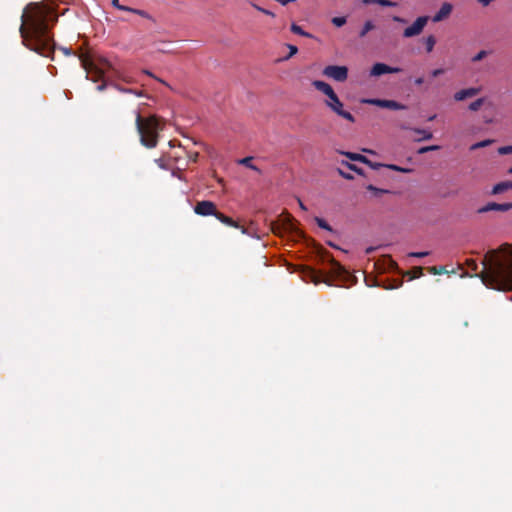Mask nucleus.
Masks as SVG:
<instances>
[{
  "instance_id": "8",
  "label": "nucleus",
  "mask_w": 512,
  "mask_h": 512,
  "mask_svg": "<svg viewBox=\"0 0 512 512\" xmlns=\"http://www.w3.org/2000/svg\"><path fill=\"white\" fill-rule=\"evenodd\" d=\"M216 204L209 200H203L196 203L194 212L200 216H214L217 213Z\"/></svg>"
},
{
  "instance_id": "11",
  "label": "nucleus",
  "mask_w": 512,
  "mask_h": 512,
  "mask_svg": "<svg viewBox=\"0 0 512 512\" xmlns=\"http://www.w3.org/2000/svg\"><path fill=\"white\" fill-rule=\"evenodd\" d=\"M510 209H512V202L511 203H502V204L490 202V203H487L485 206L479 208L478 212L479 213H486L489 211L506 212Z\"/></svg>"
},
{
  "instance_id": "3",
  "label": "nucleus",
  "mask_w": 512,
  "mask_h": 512,
  "mask_svg": "<svg viewBox=\"0 0 512 512\" xmlns=\"http://www.w3.org/2000/svg\"><path fill=\"white\" fill-rule=\"evenodd\" d=\"M135 124L141 144L146 148H155L158 144L159 131L163 129L159 118L156 115L145 118L139 111H136Z\"/></svg>"
},
{
  "instance_id": "43",
  "label": "nucleus",
  "mask_w": 512,
  "mask_h": 512,
  "mask_svg": "<svg viewBox=\"0 0 512 512\" xmlns=\"http://www.w3.org/2000/svg\"><path fill=\"white\" fill-rule=\"evenodd\" d=\"M444 72H445V70L443 68L434 69L431 72V76L432 77H438V76L442 75Z\"/></svg>"
},
{
  "instance_id": "14",
  "label": "nucleus",
  "mask_w": 512,
  "mask_h": 512,
  "mask_svg": "<svg viewBox=\"0 0 512 512\" xmlns=\"http://www.w3.org/2000/svg\"><path fill=\"white\" fill-rule=\"evenodd\" d=\"M478 93H479L478 88L471 87V88H467V89H462L454 94V99L456 101H463L467 98L474 97Z\"/></svg>"
},
{
  "instance_id": "49",
  "label": "nucleus",
  "mask_w": 512,
  "mask_h": 512,
  "mask_svg": "<svg viewBox=\"0 0 512 512\" xmlns=\"http://www.w3.org/2000/svg\"><path fill=\"white\" fill-rule=\"evenodd\" d=\"M131 94H134V95H136L138 97L143 96V92L142 91H138V90H134V89H133V92Z\"/></svg>"
},
{
  "instance_id": "17",
  "label": "nucleus",
  "mask_w": 512,
  "mask_h": 512,
  "mask_svg": "<svg viewBox=\"0 0 512 512\" xmlns=\"http://www.w3.org/2000/svg\"><path fill=\"white\" fill-rule=\"evenodd\" d=\"M413 131L419 135L416 141L430 140L433 137L432 132L425 129L415 128Z\"/></svg>"
},
{
  "instance_id": "54",
  "label": "nucleus",
  "mask_w": 512,
  "mask_h": 512,
  "mask_svg": "<svg viewBox=\"0 0 512 512\" xmlns=\"http://www.w3.org/2000/svg\"><path fill=\"white\" fill-rule=\"evenodd\" d=\"M416 270H417V272H418V274H419V275L422 273V269H421V267H416Z\"/></svg>"
},
{
  "instance_id": "28",
  "label": "nucleus",
  "mask_w": 512,
  "mask_h": 512,
  "mask_svg": "<svg viewBox=\"0 0 512 512\" xmlns=\"http://www.w3.org/2000/svg\"><path fill=\"white\" fill-rule=\"evenodd\" d=\"M114 78H117V79H120L126 83H132V79L126 75H124L123 72L120 71V69H118L116 71V73L113 75Z\"/></svg>"
},
{
  "instance_id": "52",
  "label": "nucleus",
  "mask_w": 512,
  "mask_h": 512,
  "mask_svg": "<svg viewBox=\"0 0 512 512\" xmlns=\"http://www.w3.org/2000/svg\"><path fill=\"white\" fill-rule=\"evenodd\" d=\"M143 72H144L146 75H148V76H150V77H154V78H155V76H154L150 71H148V70H144Z\"/></svg>"
},
{
  "instance_id": "20",
  "label": "nucleus",
  "mask_w": 512,
  "mask_h": 512,
  "mask_svg": "<svg viewBox=\"0 0 512 512\" xmlns=\"http://www.w3.org/2000/svg\"><path fill=\"white\" fill-rule=\"evenodd\" d=\"M252 160H253L252 157H245V158L239 160V163L250 168V169L260 172V169L257 166L252 164Z\"/></svg>"
},
{
  "instance_id": "56",
  "label": "nucleus",
  "mask_w": 512,
  "mask_h": 512,
  "mask_svg": "<svg viewBox=\"0 0 512 512\" xmlns=\"http://www.w3.org/2000/svg\"><path fill=\"white\" fill-rule=\"evenodd\" d=\"M508 173L512 174V166L509 168Z\"/></svg>"
},
{
  "instance_id": "31",
  "label": "nucleus",
  "mask_w": 512,
  "mask_h": 512,
  "mask_svg": "<svg viewBox=\"0 0 512 512\" xmlns=\"http://www.w3.org/2000/svg\"><path fill=\"white\" fill-rule=\"evenodd\" d=\"M430 271H431V273H433L435 275L448 273V271L443 266H433V267H431Z\"/></svg>"
},
{
  "instance_id": "53",
  "label": "nucleus",
  "mask_w": 512,
  "mask_h": 512,
  "mask_svg": "<svg viewBox=\"0 0 512 512\" xmlns=\"http://www.w3.org/2000/svg\"><path fill=\"white\" fill-rule=\"evenodd\" d=\"M298 202H299L300 208H301L302 210H306V209H307V208L304 206V204H303L300 200H298Z\"/></svg>"
},
{
  "instance_id": "46",
  "label": "nucleus",
  "mask_w": 512,
  "mask_h": 512,
  "mask_svg": "<svg viewBox=\"0 0 512 512\" xmlns=\"http://www.w3.org/2000/svg\"><path fill=\"white\" fill-rule=\"evenodd\" d=\"M423 83H424V78H423V77H418V78H416V79L414 80V84H415L416 86H420V85H422Z\"/></svg>"
},
{
  "instance_id": "22",
  "label": "nucleus",
  "mask_w": 512,
  "mask_h": 512,
  "mask_svg": "<svg viewBox=\"0 0 512 512\" xmlns=\"http://www.w3.org/2000/svg\"><path fill=\"white\" fill-rule=\"evenodd\" d=\"M366 189H367L368 191L373 192V194H374L375 196H380V195H382V194H385V193H388V192H389L388 190L377 188V187H375V186H374V185H372V184L367 185V186H366Z\"/></svg>"
},
{
  "instance_id": "45",
  "label": "nucleus",
  "mask_w": 512,
  "mask_h": 512,
  "mask_svg": "<svg viewBox=\"0 0 512 512\" xmlns=\"http://www.w3.org/2000/svg\"><path fill=\"white\" fill-rule=\"evenodd\" d=\"M338 172H339V174H340L344 179H347V180H352V179H353V176H352L350 173H346V172L342 171L341 169H338Z\"/></svg>"
},
{
  "instance_id": "37",
  "label": "nucleus",
  "mask_w": 512,
  "mask_h": 512,
  "mask_svg": "<svg viewBox=\"0 0 512 512\" xmlns=\"http://www.w3.org/2000/svg\"><path fill=\"white\" fill-rule=\"evenodd\" d=\"M366 165H368L370 168L374 169V170H378L380 169L381 167H385V164H382V163H377V162H372L371 160L368 159V163H365Z\"/></svg>"
},
{
  "instance_id": "18",
  "label": "nucleus",
  "mask_w": 512,
  "mask_h": 512,
  "mask_svg": "<svg viewBox=\"0 0 512 512\" xmlns=\"http://www.w3.org/2000/svg\"><path fill=\"white\" fill-rule=\"evenodd\" d=\"M435 44L436 38L433 35H430L425 38V48L428 53L433 51Z\"/></svg>"
},
{
  "instance_id": "34",
  "label": "nucleus",
  "mask_w": 512,
  "mask_h": 512,
  "mask_svg": "<svg viewBox=\"0 0 512 512\" xmlns=\"http://www.w3.org/2000/svg\"><path fill=\"white\" fill-rule=\"evenodd\" d=\"M110 85L112 87H114L115 89H117L118 91L122 92V93H132L133 92V89L131 88H124L122 86H120L119 84H116V83H110Z\"/></svg>"
},
{
  "instance_id": "40",
  "label": "nucleus",
  "mask_w": 512,
  "mask_h": 512,
  "mask_svg": "<svg viewBox=\"0 0 512 512\" xmlns=\"http://www.w3.org/2000/svg\"><path fill=\"white\" fill-rule=\"evenodd\" d=\"M429 255V252L427 251H424V252H411L408 254L409 257H416V258H422V257H425V256H428Z\"/></svg>"
},
{
  "instance_id": "41",
  "label": "nucleus",
  "mask_w": 512,
  "mask_h": 512,
  "mask_svg": "<svg viewBox=\"0 0 512 512\" xmlns=\"http://www.w3.org/2000/svg\"><path fill=\"white\" fill-rule=\"evenodd\" d=\"M379 5L384 7H395L397 3L390 0H380Z\"/></svg>"
},
{
  "instance_id": "10",
  "label": "nucleus",
  "mask_w": 512,
  "mask_h": 512,
  "mask_svg": "<svg viewBox=\"0 0 512 512\" xmlns=\"http://www.w3.org/2000/svg\"><path fill=\"white\" fill-rule=\"evenodd\" d=\"M401 72V68L399 67H391L384 63H376L373 65L370 75L371 76H381L387 73H399Z\"/></svg>"
},
{
  "instance_id": "42",
  "label": "nucleus",
  "mask_w": 512,
  "mask_h": 512,
  "mask_svg": "<svg viewBox=\"0 0 512 512\" xmlns=\"http://www.w3.org/2000/svg\"><path fill=\"white\" fill-rule=\"evenodd\" d=\"M253 7H254L255 9H257L258 11H260V12H262V13L266 14V15H269V16H272V17H274V16H275V14H274L273 12H271V11H269V10H267V9H264V8H262V7H260V6L256 5V4H253Z\"/></svg>"
},
{
  "instance_id": "39",
  "label": "nucleus",
  "mask_w": 512,
  "mask_h": 512,
  "mask_svg": "<svg viewBox=\"0 0 512 512\" xmlns=\"http://www.w3.org/2000/svg\"><path fill=\"white\" fill-rule=\"evenodd\" d=\"M112 5L115 8L122 10V11L130 10V7H128V6L120 5L119 0H112Z\"/></svg>"
},
{
  "instance_id": "23",
  "label": "nucleus",
  "mask_w": 512,
  "mask_h": 512,
  "mask_svg": "<svg viewBox=\"0 0 512 512\" xmlns=\"http://www.w3.org/2000/svg\"><path fill=\"white\" fill-rule=\"evenodd\" d=\"M315 222L317 223V225L320 228L325 229V230L330 231V232L333 231L332 227L323 218L315 217Z\"/></svg>"
},
{
  "instance_id": "12",
  "label": "nucleus",
  "mask_w": 512,
  "mask_h": 512,
  "mask_svg": "<svg viewBox=\"0 0 512 512\" xmlns=\"http://www.w3.org/2000/svg\"><path fill=\"white\" fill-rule=\"evenodd\" d=\"M215 217L221 223H223V224H225L227 226H230V227H234V228L240 229L243 234H247L246 228L241 226L238 222L233 220L231 217H228V216L224 215L223 213H221L219 211H217V213L215 214Z\"/></svg>"
},
{
  "instance_id": "38",
  "label": "nucleus",
  "mask_w": 512,
  "mask_h": 512,
  "mask_svg": "<svg viewBox=\"0 0 512 512\" xmlns=\"http://www.w3.org/2000/svg\"><path fill=\"white\" fill-rule=\"evenodd\" d=\"M155 163L158 165L159 168L161 169H168V164L166 163L165 159L164 158H158V159H155Z\"/></svg>"
},
{
  "instance_id": "51",
  "label": "nucleus",
  "mask_w": 512,
  "mask_h": 512,
  "mask_svg": "<svg viewBox=\"0 0 512 512\" xmlns=\"http://www.w3.org/2000/svg\"><path fill=\"white\" fill-rule=\"evenodd\" d=\"M393 20L396 21V22H403L404 21L403 19H401L398 16L393 17Z\"/></svg>"
},
{
  "instance_id": "15",
  "label": "nucleus",
  "mask_w": 512,
  "mask_h": 512,
  "mask_svg": "<svg viewBox=\"0 0 512 512\" xmlns=\"http://www.w3.org/2000/svg\"><path fill=\"white\" fill-rule=\"evenodd\" d=\"M512 189V180L510 181H503V182H500V183H497L493 189H492V194L496 195V194H500V193H503L507 190H510Z\"/></svg>"
},
{
  "instance_id": "13",
  "label": "nucleus",
  "mask_w": 512,
  "mask_h": 512,
  "mask_svg": "<svg viewBox=\"0 0 512 512\" xmlns=\"http://www.w3.org/2000/svg\"><path fill=\"white\" fill-rule=\"evenodd\" d=\"M452 12V5L450 3H444L439 11L433 16V22H440L447 18Z\"/></svg>"
},
{
  "instance_id": "5",
  "label": "nucleus",
  "mask_w": 512,
  "mask_h": 512,
  "mask_svg": "<svg viewBox=\"0 0 512 512\" xmlns=\"http://www.w3.org/2000/svg\"><path fill=\"white\" fill-rule=\"evenodd\" d=\"M312 85L320 92L325 94L327 96V100L325 101V104L338 116L348 120L349 122H355L354 116L343 109V103L340 101L339 97L328 83L321 81V80H315L313 81Z\"/></svg>"
},
{
  "instance_id": "19",
  "label": "nucleus",
  "mask_w": 512,
  "mask_h": 512,
  "mask_svg": "<svg viewBox=\"0 0 512 512\" xmlns=\"http://www.w3.org/2000/svg\"><path fill=\"white\" fill-rule=\"evenodd\" d=\"M375 28L372 21L368 20L365 22L363 28L361 29L359 33V37L363 38L367 35V33Z\"/></svg>"
},
{
  "instance_id": "44",
  "label": "nucleus",
  "mask_w": 512,
  "mask_h": 512,
  "mask_svg": "<svg viewBox=\"0 0 512 512\" xmlns=\"http://www.w3.org/2000/svg\"><path fill=\"white\" fill-rule=\"evenodd\" d=\"M288 48H289L290 52H289V55L287 58L295 55L298 52V48L294 45H288Z\"/></svg>"
},
{
  "instance_id": "7",
  "label": "nucleus",
  "mask_w": 512,
  "mask_h": 512,
  "mask_svg": "<svg viewBox=\"0 0 512 512\" xmlns=\"http://www.w3.org/2000/svg\"><path fill=\"white\" fill-rule=\"evenodd\" d=\"M428 20V16L418 17L411 26L404 29L403 36L406 38H411L419 35L423 31Z\"/></svg>"
},
{
  "instance_id": "47",
  "label": "nucleus",
  "mask_w": 512,
  "mask_h": 512,
  "mask_svg": "<svg viewBox=\"0 0 512 512\" xmlns=\"http://www.w3.org/2000/svg\"><path fill=\"white\" fill-rule=\"evenodd\" d=\"M106 87H107V83L102 82L100 85L97 86V90L101 92V91H104Z\"/></svg>"
},
{
  "instance_id": "27",
  "label": "nucleus",
  "mask_w": 512,
  "mask_h": 512,
  "mask_svg": "<svg viewBox=\"0 0 512 512\" xmlns=\"http://www.w3.org/2000/svg\"><path fill=\"white\" fill-rule=\"evenodd\" d=\"M342 164L345 165L348 169L355 171L359 175H362V176L365 175L363 169L357 167L355 164H351V163H348L345 161H343Z\"/></svg>"
},
{
  "instance_id": "1",
  "label": "nucleus",
  "mask_w": 512,
  "mask_h": 512,
  "mask_svg": "<svg viewBox=\"0 0 512 512\" xmlns=\"http://www.w3.org/2000/svg\"><path fill=\"white\" fill-rule=\"evenodd\" d=\"M21 20L19 32L23 44L43 57H51L55 44L49 21H57L54 9L49 4L31 2L25 7Z\"/></svg>"
},
{
  "instance_id": "33",
  "label": "nucleus",
  "mask_w": 512,
  "mask_h": 512,
  "mask_svg": "<svg viewBox=\"0 0 512 512\" xmlns=\"http://www.w3.org/2000/svg\"><path fill=\"white\" fill-rule=\"evenodd\" d=\"M487 55H488V52L486 50H481L472 58V61L479 62L482 59H484Z\"/></svg>"
},
{
  "instance_id": "32",
  "label": "nucleus",
  "mask_w": 512,
  "mask_h": 512,
  "mask_svg": "<svg viewBox=\"0 0 512 512\" xmlns=\"http://www.w3.org/2000/svg\"><path fill=\"white\" fill-rule=\"evenodd\" d=\"M331 21L336 27H342L343 25L346 24L345 17H334V18H332Z\"/></svg>"
},
{
  "instance_id": "6",
  "label": "nucleus",
  "mask_w": 512,
  "mask_h": 512,
  "mask_svg": "<svg viewBox=\"0 0 512 512\" xmlns=\"http://www.w3.org/2000/svg\"><path fill=\"white\" fill-rule=\"evenodd\" d=\"M323 74L338 82H344L348 77V68L346 66L329 65L324 68Z\"/></svg>"
},
{
  "instance_id": "9",
  "label": "nucleus",
  "mask_w": 512,
  "mask_h": 512,
  "mask_svg": "<svg viewBox=\"0 0 512 512\" xmlns=\"http://www.w3.org/2000/svg\"><path fill=\"white\" fill-rule=\"evenodd\" d=\"M367 103L391 110H403L406 106L394 100L371 99Z\"/></svg>"
},
{
  "instance_id": "16",
  "label": "nucleus",
  "mask_w": 512,
  "mask_h": 512,
  "mask_svg": "<svg viewBox=\"0 0 512 512\" xmlns=\"http://www.w3.org/2000/svg\"><path fill=\"white\" fill-rule=\"evenodd\" d=\"M343 155H345L347 158H349L352 161H358L361 163H368V158L364 155L358 154V153H352V152H342Z\"/></svg>"
},
{
  "instance_id": "4",
  "label": "nucleus",
  "mask_w": 512,
  "mask_h": 512,
  "mask_svg": "<svg viewBox=\"0 0 512 512\" xmlns=\"http://www.w3.org/2000/svg\"><path fill=\"white\" fill-rule=\"evenodd\" d=\"M81 64L87 73V78L93 82L103 80L107 72H110L113 77L118 70L114 64L104 57L92 59L88 56H83L81 57Z\"/></svg>"
},
{
  "instance_id": "36",
  "label": "nucleus",
  "mask_w": 512,
  "mask_h": 512,
  "mask_svg": "<svg viewBox=\"0 0 512 512\" xmlns=\"http://www.w3.org/2000/svg\"><path fill=\"white\" fill-rule=\"evenodd\" d=\"M466 264H467V266L470 268V270H471L472 272H476V271H477V269H478V264H477V262H476L475 260H473V259H468V260L466 261Z\"/></svg>"
},
{
  "instance_id": "24",
  "label": "nucleus",
  "mask_w": 512,
  "mask_h": 512,
  "mask_svg": "<svg viewBox=\"0 0 512 512\" xmlns=\"http://www.w3.org/2000/svg\"><path fill=\"white\" fill-rule=\"evenodd\" d=\"M385 168L401 173H409L411 171V169L403 168L395 164H385Z\"/></svg>"
},
{
  "instance_id": "2",
  "label": "nucleus",
  "mask_w": 512,
  "mask_h": 512,
  "mask_svg": "<svg viewBox=\"0 0 512 512\" xmlns=\"http://www.w3.org/2000/svg\"><path fill=\"white\" fill-rule=\"evenodd\" d=\"M482 270L477 274L491 288L512 291V246L504 244L490 250L481 262Z\"/></svg>"
},
{
  "instance_id": "30",
  "label": "nucleus",
  "mask_w": 512,
  "mask_h": 512,
  "mask_svg": "<svg viewBox=\"0 0 512 512\" xmlns=\"http://www.w3.org/2000/svg\"><path fill=\"white\" fill-rule=\"evenodd\" d=\"M128 12H132V13H135L143 18H147V19H150V15L144 11V10H140V9H135V8H130V10H127Z\"/></svg>"
},
{
  "instance_id": "26",
  "label": "nucleus",
  "mask_w": 512,
  "mask_h": 512,
  "mask_svg": "<svg viewBox=\"0 0 512 512\" xmlns=\"http://www.w3.org/2000/svg\"><path fill=\"white\" fill-rule=\"evenodd\" d=\"M439 149H440V146H438V145L424 146V147L419 148L417 153L418 154H425L427 152L436 151V150H439Z\"/></svg>"
},
{
  "instance_id": "21",
  "label": "nucleus",
  "mask_w": 512,
  "mask_h": 512,
  "mask_svg": "<svg viewBox=\"0 0 512 512\" xmlns=\"http://www.w3.org/2000/svg\"><path fill=\"white\" fill-rule=\"evenodd\" d=\"M291 31L295 34H298V35H301L304 37H311V34L305 32L299 25L294 24V23L291 25Z\"/></svg>"
},
{
  "instance_id": "29",
  "label": "nucleus",
  "mask_w": 512,
  "mask_h": 512,
  "mask_svg": "<svg viewBox=\"0 0 512 512\" xmlns=\"http://www.w3.org/2000/svg\"><path fill=\"white\" fill-rule=\"evenodd\" d=\"M482 105H483V99L479 98V99L475 100L474 102L470 103L469 109L471 111H478Z\"/></svg>"
},
{
  "instance_id": "35",
  "label": "nucleus",
  "mask_w": 512,
  "mask_h": 512,
  "mask_svg": "<svg viewBox=\"0 0 512 512\" xmlns=\"http://www.w3.org/2000/svg\"><path fill=\"white\" fill-rule=\"evenodd\" d=\"M498 153L501 154V155L512 154V145L500 147L498 149Z\"/></svg>"
},
{
  "instance_id": "25",
  "label": "nucleus",
  "mask_w": 512,
  "mask_h": 512,
  "mask_svg": "<svg viewBox=\"0 0 512 512\" xmlns=\"http://www.w3.org/2000/svg\"><path fill=\"white\" fill-rule=\"evenodd\" d=\"M493 141L492 140H483V141H480V142H477L475 144H473L470 149L471 150H476V149H479V148H484V147H487L489 146Z\"/></svg>"
},
{
  "instance_id": "48",
  "label": "nucleus",
  "mask_w": 512,
  "mask_h": 512,
  "mask_svg": "<svg viewBox=\"0 0 512 512\" xmlns=\"http://www.w3.org/2000/svg\"><path fill=\"white\" fill-rule=\"evenodd\" d=\"M379 1H380V0H362V2H363L364 4H366V5H367V4H371V3L379 4Z\"/></svg>"
},
{
  "instance_id": "55",
  "label": "nucleus",
  "mask_w": 512,
  "mask_h": 512,
  "mask_svg": "<svg viewBox=\"0 0 512 512\" xmlns=\"http://www.w3.org/2000/svg\"><path fill=\"white\" fill-rule=\"evenodd\" d=\"M365 152H368V153H371V154H374V152L372 150H367V149H364Z\"/></svg>"
},
{
  "instance_id": "50",
  "label": "nucleus",
  "mask_w": 512,
  "mask_h": 512,
  "mask_svg": "<svg viewBox=\"0 0 512 512\" xmlns=\"http://www.w3.org/2000/svg\"><path fill=\"white\" fill-rule=\"evenodd\" d=\"M131 94H134V95H136L138 97L143 96V92L142 91H138V90H134V89H133V92Z\"/></svg>"
}]
</instances>
